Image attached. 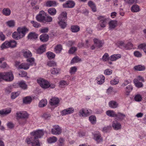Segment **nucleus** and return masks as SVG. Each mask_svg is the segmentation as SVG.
Returning <instances> with one entry per match:
<instances>
[{"label":"nucleus","mask_w":146,"mask_h":146,"mask_svg":"<svg viewBox=\"0 0 146 146\" xmlns=\"http://www.w3.org/2000/svg\"><path fill=\"white\" fill-rule=\"evenodd\" d=\"M28 31V29L26 27H19L17 29V32H15L13 33L12 37L16 40L20 39L24 37Z\"/></svg>","instance_id":"f257e3e1"},{"label":"nucleus","mask_w":146,"mask_h":146,"mask_svg":"<svg viewBox=\"0 0 146 146\" xmlns=\"http://www.w3.org/2000/svg\"><path fill=\"white\" fill-rule=\"evenodd\" d=\"M36 20L40 22L44 23L50 22L52 21V18L50 16H47L46 13L43 11H41L36 17Z\"/></svg>","instance_id":"f03ea898"},{"label":"nucleus","mask_w":146,"mask_h":146,"mask_svg":"<svg viewBox=\"0 0 146 146\" xmlns=\"http://www.w3.org/2000/svg\"><path fill=\"white\" fill-rule=\"evenodd\" d=\"M14 79V76L11 72H4L0 73V79L6 81H12Z\"/></svg>","instance_id":"7ed1b4c3"},{"label":"nucleus","mask_w":146,"mask_h":146,"mask_svg":"<svg viewBox=\"0 0 146 146\" xmlns=\"http://www.w3.org/2000/svg\"><path fill=\"white\" fill-rule=\"evenodd\" d=\"M31 134L34 137L33 139L39 142L38 138H41L43 135L44 133L42 130H38L32 132Z\"/></svg>","instance_id":"20e7f679"},{"label":"nucleus","mask_w":146,"mask_h":146,"mask_svg":"<svg viewBox=\"0 0 146 146\" xmlns=\"http://www.w3.org/2000/svg\"><path fill=\"white\" fill-rule=\"evenodd\" d=\"M37 82L42 88L46 89L49 88V82L47 80L40 78L38 79Z\"/></svg>","instance_id":"39448f33"},{"label":"nucleus","mask_w":146,"mask_h":146,"mask_svg":"<svg viewBox=\"0 0 146 146\" xmlns=\"http://www.w3.org/2000/svg\"><path fill=\"white\" fill-rule=\"evenodd\" d=\"M16 117L20 119H25L29 118V114L25 111H19L16 113Z\"/></svg>","instance_id":"423d86ee"},{"label":"nucleus","mask_w":146,"mask_h":146,"mask_svg":"<svg viewBox=\"0 0 146 146\" xmlns=\"http://www.w3.org/2000/svg\"><path fill=\"white\" fill-rule=\"evenodd\" d=\"M62 132V129L58 125H54L51 129L52 133L54 135H59Z\"/></svg>","instance_id":"0eeeda50"},{"label":"nucleus","mask_w":146,"mask_h":146,"mask_svg":"<svg viewBox=\"0 0 146 146\" xmlns=\"http://www.w3.org/2000/svg\"><path fill=\"white\" fill-rule=\"evenodd\" d=\"M34 137H28L26 139V141L28 144L31 143L32 146H40L39 142H36L33 139Z\"/></svg>","instance_id":"6e6552de"},{"label":"nucleus","mask_w":146,"mask_h":146,"mask_svg":"<svg viewBox=\"0 0 146 146\" xmlns=\"http://www.w3.org/2000/svg\"><path fill=\"white\" fill-rule=\"evenodd\" d=\"M98 19L100 21L99 24L100 27L102 28L106 27L107 19L105 17L100 16L98 17Z\"/></svg>","instance_id":"1a4fd4ad"},{"label":"nucleus","mask_w":146,"mask_h":146,"mask_svg":"<svg viewBox=\"0 0 146 146\" xmlns=\"http://www.w3.org/2000/svg\"><path fill=\"white\" fill-rule=\"evenodd\" d=\"M74 109L73 108H69L62 110L61 113L62 115H67L73 113L74 111Z\"/></svg>","instance_id":"9d476101"},{"label":"nucleus","mask_w":146,"mask_h":146,"mask_svg":"<svg viewBox=\"0 0 146 146\" xmlns=\"http://www.w3.org/2000/svg\"><path fill=\"white\" fill-rule=\"evenodd\" d=\"M90 111H89L88 110L82 109L79 111V115L81 117H87L90 115Z\"/></svg>","instance_id":"9b49d317"},{"label":"nucleus","mask_w":146,"mask_h":146,"mask_svg":"<svg viewBox=\"0 0 146 146\" xmlns=\"http://www.w3.org/2000/svg\"><path fill=\"white\" fill-rule=\"evenodd\" d=\"M21 52L23 56L25 58H30L32 56L31 52L27 49H23L21 51Z\"/></svg>","instance_id":"f8f14e48"},{"label":"nucleus","mask_w":146,"mask_h":146,"mask_svg":"<svg viewBox=\"0 0 146 146\" xmlns=\"http://www.w3.org/2000/svg\"><path fill=\"white\" fill-rule=\"evenodd\" d=\"M111 125L112 127L115 130H117L121 129V125L120 123L116 121H113Z\"/></svg>","instance_id":"ddd939ff"},{"label":"nucleus","mask_w":146,"mask_h":146,"mask_svg":"<svg viewBox=\"0 0 146 146\" xmlns=\"http://www.w3.org/2000/svg\"><path fill=\"white\" fill-rule=\"evenodd\" d=\"M11 111V108L2 109L0 110V115L5 116L10 113Z\"/></svg>","instance_id":"4468645a"},{"label":"nucleus","mask_w":146,"mask_h":146,"mask_svg":"<svg viewBox=\"0 0 146 146\" xmlns=\"http://www.w3.org/2000/svg\"><path fill=\"white\" fill-rule=\"evenodd\" d=\"M74 3L71 1H68L63 5V7L65 8H71L73 7L75 5Z\"/></svg>","instance_id":"2eb2a0df"},{"label":"nucleus","mask_w":146,"mask_h":146,"mask_svg":"<svg viewBox=\"0 0 146 146\" xmlns=\"http://www.w3.org/2000/svg\"><path fill=\"white\" fill-rule=\"evenodd\" d=\"M117 25V21L112 20L109 23V29L110 30L114 29Z\"/></svg>","instance_id":"dca6fc26"},{"label":"nucleus","mask_w":146,"mask_h":146,"mask_svg":"<svg viewBox=\"0 0 146 146\" xmlns=\"http://www.w3.org/2000/svg\"><path fill=\"white\" fill-rule=\"evenodd\" d=\"M67 13L65 11L62 12L58 17L59 21H65L67 18Z\"/></svg>","instance_id":"f3484780"},{"label":"nucleus","mask_w":146,"mask_h":146,"mask_svg":"<svg viewBox=\"0 0 146 146\" xmlns=\"http://www.w3.org/2000/svg\"><path fill=\"white\" fill-rule=\"evenodd\" d=\"M59 102V99L57 98H54L51 99L50 101V104L52 106H56V107L57 106V105Z\"/></svg>","instance_id":"a211bd4d"},{"label":"nucleus","mask_w":146,"mask_h":146,"mask_svg":"<svg viewBox=\"0 0 146 146\" xmlns=\"http://www.w3.org/2000/svg\"><path fill=\"white\" fill-rule=\"evenodd\" d=\"M94 43L98 47L100 48L102 47L104 44L102 41L97 38H94L93 40Z\"/></svg>","instance_id":"6ab92c4d"},{"label":"nucleus","mask_w":146,"mask_h":146,"mask_svg":"<svg viewBox=\"0 0 146 146\" xmlns=\"http://www.w3.org/2000/svg\"><path fill=\"white\" fill-rule=\"evenodd\" d=\"M33 100V98L30 96H27L23 99V103L25 104H30Z\"/></svg>","instance_id":"aec40b11"},{"label":"nucleus","mask_w":146,"mask_h":146,"mask_svg":"<svg viewBox=\"0 0 146 146\" xmlns=\"http://www.w3.org/2000/svg\"><path fill=\"white\" fill-rule=\"evenodd\" d=\"M49 38L48 35L46 34H44L41 35L40 37V40L43 42H46L47 41Z\"/></svg>","instance_id":"412c9836"},{"label":"nucleus","mask_w":146,"mask_h":146,"mask_svg":"<svg viewBox=\"0 0 146 146\" xmlns=\"http://www.w3.org/2000/svg\"><path fill=\"white\" fill-rule=\"evenodd\" d=\"M118 104L115 101H111L109 103V106L110 107L112 108H115L118 106Z\"/></svg>","instance_id":"4be33fe9"},{"label":"nucleus","mask_w":146,"mask_h":146,"mask_svg":"<svg viewBox=\"0 0 146 146\" xmlns=\"http://www.w3.org/2000/svg\"><path fill=\"white\" fill-rule=\"evenodd\" d=\"M121 55L120 54H114L111 56L109 58V60L111 61H114L120 58Z\"/></svg>","instance_id":"5701e85b"},{"label":"nucleus","mask_w":146,"mask_h":146,"mask_svg":"<svg viewBox=\"0 0 146 146\" xmlns=\"http://www.w3.org/2000/svg\"><path fill=\"white\" fill-rule=\"evenodd\" d=\"M38 35L35 32H31L28 35L27 37L29 39H35L37 38Z\"/></svg>","instance_id":"b1692460"},{"label":"nucleus","mask_w":146,"mask_h":146,"mask_svg":"<svg viewBox=\"0 0 146 146\" xmlns=\"http://www.w3.org/2000/svg\"><path fill=\"white\" fill-rule=\"evenodd\" d=\"M105 78L104 76L103 75L98 76L97 79V83L99 84H102L104 81Z\"/></svg>","instance_id":"393cba45"},{"label":"nucleus","mask_w":146,"mask_h":146,"mask_svg":"<svg viewBox=\"0 0 146 146\" xmlns=\"http://www.w3.org/2000/svg\"><path fill=\"white\" fill-rule=\"evenodd\" d=\"M2 14L5 16H9L11 13V11L8 8H4L2 11Z\"/></svg>","instance_id":"a878e982"},{"label":"nucleus","mask_w":146,"mask_h":146,"mask_svg":"<svg viewBox=\"0 0 146 146\" xmlns=\"http://www.w3.org/2000/svg\"><path fill=\"white\" fill-rule=\"evenodd\" d=\"M46 47V44L42 45L37 50V52L38 53L41 54L45 51Z\"/></svg>","instance_id":"bb28decb"},{"label":"nucleus","mask_w":146,"mask_h":146,"mask_svg":"<svg viewBox=\"0 0 146 146\" xmlns=\"http://www.w3.org/2000/svg\"><path fill=\"white\" fill-rule=\"evenodd\" d=\"M106 114L111 117H117V115L113 110H108L106 111Z\"/></svg>","instance_id":"cd10ccee"},{"label":"nucleus","mask_w":146,"mask_h":146,"mask_svg":"<svg viewBox=\"0 0 146 146\" xmlns=\"http://www.w3.org/2000/svg\"><path fill=\"white\" fill-rule=\"evenodd\" d=\"M47 101L46 100H42L40 101L38 106L40 108L44 107L47 105Z\"/></svg>","instance_id":"c85d7f7f"},{"label":"nucleus","mask_w":146,"mask_h":146,"mask_svg":"<svg viewBox=\"0 0 146 146\" xmlns=\"http://www.w3.org/2000/svg\"><path fill=\"white\" fill-rule=\"evenodd\" d=\"M89 6L91 7L92 11L94 12H95L96 11V6L91 1H89L88 3Z\"/></svg>","instance_id":"c756f323"},{"label":"nucleus","mask_w":146,"mask_h":146,"mask_svg":"<svg viewBox=\"0 0 146 146\" xmlns=\"http://www.w3.org/2000/svg\"><path fill=\"white\" fill-rule=\"evenodd\" d=\"M29 67V65L26 63H23L20 64L19 66V68L23 69L24 70L28 69Z\"/></svg>","instance_id":"7c9ffc66"},{"label":"nucleus","mask_w":146,"mask_h":146,"mask_svg":"<svg viewBox=\"0 0 146 146\" xmlns=\"http://www.w3.org/2000/svg\"><path fill=\"white\" fill-rule=\"evenodd\" d=\"M46 6L47 7L55 6L57 4L56 1H48L46 3Z\"/></svg>","instance_id":"2f4dec72"},{"label":"nucleus","mask_w":146,"mask_h":146,"mask_svg":"<svg viewBox=\"0 0 146 146\" xmlns=\"http://www.w3.org/2000/svg\"><path fill=\"white\" fill-rule=\"evenodd\" d=\"M94 139L98 142L99 143L102 141V139L100 134H95L94 135Z\"/></svg>","instance_id":"473e14b6"},{"label":"nucleus","mask_w":146,"mask_h":146,"mask_svg":"<svg viewBox=\"0 0 146 146\" xmlns=\"http://www.w3.org/2000/svg\"><path fill=\"white\" fill-rule=\"evenodd\" d=\"M19 86L23 89H25L27 88V85L25 82L22 81L18 83Z\"/></svg>","instance_id":"72a5a7b5"},{"label":"nucleus","mask_w":146,"mask_h":146,"mask_svg":"<svg viewBox=\"0 0 146 146\" xmlns=\"http://www.w3.org/2000/svg\"><path fill=\"white\" fill-rule=\"evenodd\" d=\"M62 47L60 44L57 45L54 48V51L56 53H59L62 50Z\"/></svg>","instance_id":"f704fd0d"},{"label":"nucleus","mask_w":146,"mask_h":146,"mask_svg":"<svg viewBox=\"0 0 146 146\" xmlns=\"http://www.w3.org/2000/svg\"><path fill=\"white\" fill-rule=\"evenodd\" d=\"M134 68L136 70L141 71L144 70H145V67L144 66L138 65L135 66L134 67Z\"/></svg>","instance_id":"c9c22d12"},{"label":"nucleus","mask_w":146,"mask_h":146,"mask_svg":"<svg viewBox=\"0 0 146 146\" xmlns=\"http://www.w3.org/2000/svg\"><path fill=\"white\" fill-rule=\"evenodd\" d=\"M131 11L133 12H137L139 11V6L137 5H133L131 7Z\"/></svg>","instance_id":"e433bc0d"},{"label":"nucleus","mask_w":146,"mask_h":146,"mask_svg":"<svg viewBox=\"0 0 146 146\" xmlns=\"http://www.w3.org/2000/svg\"><path fill=\"white\" fill-rule=\"evenodd\" d=\"M9 41H6L1 45V47L2 49L10 47Z\"/></svg>","instance_id":"4c0bfd02"},{"label":"nucleus","mask_w":146,"mask_h":146,"mask_svg":"<svg viewBox=\"0 0 146 146\" xmlns=\"http://www.w3.org/2000/svg\"><path fill=\"white\" fill-rule=\"evenodd\" d=\"M135 86L138 88L141 87L143 86V84L141 82H138L137 79H134L133 80Z\"/></svg>","instance_id":"58836bf2"},{"label":"nucleus","mask_w":146,"mask_h":146,"mask_svg":"<svg viewBox=\"0 0 146 146\" xmlns=\"http://www.w3.org/2000/svg\"><path fill=\"white\" fill-rule=\"evenodd\" d=\"M42 117L44 118H52V115L50 113L48 112L45 113L43 114L42 115Z\"/></svg>","instance_id":"ea45409f"},{"label":"nucleus","mask_w":146,"mask_h":146,"mask_svg":"<svg viewBox=\"0 0 146 146\" xmlns=\"http://www.w3.org/2000/svg\"><path fill=\"white\" fill-rule=\"evenodd\" d=\"M19 92H13L11 94V98L12 99H14L19 96Z\"/></svg>","instance_id":"a19ab883"},{"label":"nucleus","mask_w":146,"mask_h":146,"mask_svg":"<svg viewBox=\"0 0 146 146\" xmlns=\"http://www.w3.org/2000/svg\"><path fill=\"white\" fill-rule=\"evenodd\" d=\"M57 140L56 137L53 136L52 137L49 138L48 140V142L49 143H52L56 142Z\"/></svg>","instance_id":"79ce46f5"},{"label":"nucleus","mask_w":146,"mask_h":146,"mask_svg":"<svg viewBox=\"0 0 146 146\" xmlns=\"http://www.w3.org/2000/svg\"><path fill=\"white\" fill-rule=\"evenodd\" d=\"M80 30L79 27L77 25H74L71 26V30L73 32H77Z\"/></svg>","instance_id":"37998d69"},{"label":"nucleus","mask_w":146,"mask_h":146,"mask_svg":"<svg viewBox=\"0 0 146 146\" xmlns=\"http://www.w3.org/2000/svg\"><path fill=\"white\" fill-rule=\"evenodd\" d=\"M81 59L79 58L78 56H76L74 57L71 61V63L73 64L77 63L81 61Z\"/></svg>","instance_id":"c03bdc74"},{"label":"nucleus","mask_w":146,"mask_h":146,"mask_svg":"<svg viewBox=\"0 0 146 146\" xmlns=\"http://www.w3.org/2000/svg\"><path fill=\"white\" fill-rule=\"evenodd\" d=\"M15 22L13 20H10L6 23L7 25L9 27H13L15 25Z\"/></svg>","instance_id":"a18cd8bd"},{"label":"nucleus","mask_w":146,"mask_h":146,"mask_svg":"<svg viewBox=\"0 0 146 146\" xmlns=\"http://www.w3.org/2000/svg\"><path fill=\"white\" fill-rule=\"evenodd\" d=\"M31 23L33 25V26L35 28H38L41 26V25L40 23L34 21H31Z\"/></svg>","instance_id":"49530a36"},{"label":"nucleus","mask_w":146,"mask_h":146,"mask_svg":"<svg viewBox=\"0 0 146 146\" xmlns=\"http://www.w3.org/2000/svg\"><path fill=\"white\" fill-rule=\"evenodd\" d=\"M47 65L50 67L55 66L56 65V62L53 61H49L47 62Z\"/></svg>","instance_id":"de8ad7c7"},{"label":"nucleus","mask_w":146,"mask_h":146,"mask_svg":"<svg viewBox=\"0 0 146 146\" xmlns=\"http://www.w3.org/2000/svg\"><path fill=\"white\" fill-rule=\"evenodd\" d=\"M48 59H52L54 58L55 56V55L53 53L48 52L46 53Z\"/></svg>","instance_id":"09e8293b"},{"label":"nucleus","mask_w":146,"mask_h":146,"mask_svg":"<svg viewBox=\"0 0 146 146\" xmlns=\"http://www.w3.org/2000/svg\"><path fill=\"white\" fill-rule=\"evenodd\" d=\"M58 23L61 27L62 29H63L65 28L67 25L66 23L64 21H59L58 22Z\"/></svg>","instance_id":"8fccbe9b"},{"label":"nucleus","mask_w":146,"mask_h":146,"mask_svg":"<svg viewBox=\"0 0 146 146\" xmlns=\"http://www.w3.org/2000/svg\"><path fill=\"white\" fill-rule=\"evenodd\" d=\"M48 13L51 15H54L56 13V10L54 8H50L48 10Z\"/></svg>","instance_id":"3c124183"},{"label":"nucleus","mask_w":146,"mask_h":146,"mask_svg":"<svg viewBox=\"0 0 146 146\" xmlns=\"http://www.w3.org/2000/svg\"><path fill=\"white\" fill-rule=\"evenodd\" d=\"M77 70V68L76 66L72 67L70 68L69 72L72 74H74Z\"/></svg>","instance_id":"603ef678"},{"label":"nucleus","mask_w":146,"mask_h":146,"mask_svg":"<svg viewBox=\"0 0 146 146\" xmlns=\"http://www.w3.org/2000/svg\"><path fill=\"white\" fill-rule=\"evenodd\" d=\"M12 87L10 86L7 87L5 89V92L6 94H10L12 91Z\"/></svg>","instance_id":"864d4df0"},{"label":"nucleus","mask_w":146,"mask_h":146,"mask_svg":"<svg viewBox=\"0 0 146 146\" xmlns=\"http://www.w3.org/2000/svg\"><path fill=\"white\" fill-rule=\"evenodd\" d=\"M66 81L64 80H62L60 81L59 83V85L61 87H64L65 86L68 85Z\"/></svg>","instance_id":"5fc2aeb1"},{"label":"nucleus","mask_w":146,"mask_h":146,"mask_svg":"<svg viewBox=\"0 0 146 146\" xmlns=\"http://www.w3.org/2000/svg\"><path fill=\"white\" fill-rule=\"evenodd\" d=\"M142 98L141 96L139 94H137L136 95L135 97V100L137 102H140Z\"/></svg>","instance_id":"6e6d98bb"},{"label":"nucleus","mask_w":146,"mask_h":146,"mask_svg":"<svg viewBox=\"0 0 146 146\" xmlns=\"http://www.w3.org/2000/svg\"><path fill=\"white\" fill-rule=\"evenodd\" d=\"M58 145L59 146H64V140L62 138H60L58 141Z\"/></svg>","instance_id":"4d7b16f0"},{"label":"nucleus","mask_w":146,"mask_h":146,"mask_svg":"<svg viewBox=\"0 0 146 146\" xmlns=\"http://www.w3.org/2000/svg\"><path fill=\"white\" fill-rule=\"evenodd\" d=\"M111 129V126L110 125L105 127L103 128L102 131L104 133H106L109 131Z\"/></svg>","instance_id":"13d9d810"},{"label":"nucleus","mask_w":146,"mask_h":146,"mask_svg":"<svg viewBox=\"0 0 146 146\" xmlns=\"http://www.w3.org/2000/svg\"><path fill=\"white\" fill-rule=\"evenodd\" d=\"M59 70L56 68H53L51 70V74H56L58 73Z\"/></svg>","instance_id":"bf43d9fd"},{"label":"nucleus","mask_w":146,"mask_h":146,"mask_svg":"<svg viewBox=\"0 0 146 146\" xmlns=\"http://www.w3.org/2000/svg\"><path fill=\"white\" fill-rule=\"evenodd\" d=\"M9 44L10 45V47L13 48L16 46L17 43L15 40H13L9 41Z\"/></svg>","instance_id":"052dcab7"},{"label":"nucleus","mask_w":146,"mask_h":146,"mask_svg":"<svg viewBox=\"0 0 146 146\" xmlns=\"http://www.w3.org/2000/svg\"><path fill=\"white\" fill-rule=\"evenodd\" d=\"M109 58L108 54L107 53H106L103 56L102 59L103 61H106L108 60H109Z\"/></svg>","instance_id":"680f3d73"},{"label":"nucleus","mask_w":146,"mask_h":146,"mask_svg":"<svg viewBox=\"0 0 146 146\" xmlns=\"http://www.w3.org/2000/svg\"><path fill=\"white\" fill-rule=\"evenodd\" d=\"M112 73V70L110 69H107L105 70L104 71V74L106 75H110Z\"/></svg>","instance_id":"e2e57ef3"},{"label":"nucleus","mask_w":146,"mask_h":146,"mask_svg":"<svg viewBox=\"0 0 146 146\" xmlns=\"http://www.w3.org/2000/svg\"><path fill=\"white\" fill-rule=\"evenodd\" d=\"M77 50V48L76 47H72L69 50L68 53L70 54H72Z\"/></svg>","instance_id":"0e129e2a"},{"label":"nucleus","mask_w":146,"mask_h":146,"mask_svg":"<svg viewBox=\"0 0 146 146\" xmlns=\"http://www.w3.org/2000/svg\"><path fill=\"white\" fill-rule=\"evenodd\" d=\"M34 60L35 59L33 58H31L27 59V61L30 63V64H29L30 66L33 64L34 63Z\"/></svg>","instance_id":"69168bd1"},{"label":"nucleus","mask_w":146,"mask_h":146,"mask_svg":"<svg viewBox=\"0 0 146 146\" xmlns=\"http://www.w3.org/2000/svg\"><path fill=\"white\" fill-rule=\"evenodd\" d=\"M117 114V117L122 118L126 117V116L125 114L122 113L118 112Z\"/></svg>","instance_id":"338daca9"},{"label":"nucleus","mask_w":146,"mask_h":146,"mask_svg":"<svg viewBox=\"0 0 146 146\" xmlns=\"http://www.w3.org/2000/svg\"><path fill=\"white\" fill-rule=\"evenodd\" d=\"M119 81V80L118 79H115L113 80H111L110 82L111 84L116 85L118 83Z\"/></svg>","instance_id":"774afa93"}]
</instances>
